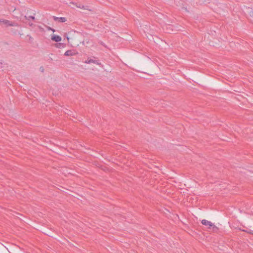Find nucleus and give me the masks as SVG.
Here are the masks:
<instances>
[{
  "label": "nucleus",
  "instance_id": "0eeeda50",
  "mask_svg": "<svg viewBox=\"0 0 253 253\" xmlns=\"http://www.w3.org/2000/svg\"><path fill=\"white\" fill-rule=\"evenodd\" d=\"M19 25L16 22H13L11 21H10V24L9 26H15L18 27Z\"/></svg>",
  "mask_w": 253,
  "mask_h": 253
},
{
  "label": "nucleus",
  "instance_id": "39448f33",
  "mask_svg": "<svg viewBox=\"0 0 253 253\" xmlns=\"http://www.w3.org/2000/svg\"><path fill=\"white\" fill-rule=\"evenodd\" d=\"M51 40L53 41L58 42L61 41V37L59 36L54 35L51 37Z\"/></svg>",
  "mask_w": 253,
  "mask_h": 253
},
{
  "label": "nucleus",
  "instance_id": "9d476101",
  "mask_svg": "<svg viewBox=\"0 0 253 253\" xmlns=\"http://www.w3.org/2000/svg\"><path fill=\"white\" fill-rule=\"evenodd\" d=\"M24 18L27 20H28V16H27V15H25L24 16Z\"/></svg>",
  "mask_w": 253,
  "mask_h": 253
},
{
  "label": "nucleus",
  "instance_id": "4468645a",
  "mask_svg": "<svg viewBox=\"0 0 253 253\" xmlns=\"http://www.w3.org/2000/svg\"><path fill=\"white\" fill-rule=\"evenodd\" d=\"M40 69H41V71L42 72H43V71H44V69H43V68H41Z\"/></svg>",
  "mask_w": 253,
  "mask_h": 253
},
{
  "label": "nucleus",
  "instance_id": "6e6552de",
  "mask_svg": "<svg viewBox=\"0 0 253 253\" xmlns=\"http://www.w3.org/2000/svg\"><path fill=\"white\" fill-rule=\"evenodd\" d=\"M35 15V13L34 14L33 16H28V20H30V19H32L33 20L35 19V17L34 15Z\"/></svg>",
  "mask_w": 253,
  "mask_h": 253
},
{
  "label": "nucleus",
  "instance_id": "f257e3e1",
  "mask_svg": "<svg viewBox=\"0 0 253 253\" xmlns=\"http://www.w3.org/2000/svg\"><path fill=\"white\" fill-rule=\"evenodd\" d=\"M201 223L203 225L208 227L209 228L212 227V230L213 231L217 230V228L216 226L214 225L212 222L209 221L206 219H203L201 221Z\"/></svg>",
  "mask_w": 253,
  "mask_h": 253
},
{
  "label": "nucleus",
  "instance_id": "ddd939ff",
  "mask_svg": "<svg viewBox=\"0 0 253 253\" xmlns=\"http://www.w3.org/2000/svg\"><path fill=\"white\" fill-rule=\"evenodd\" d=\"M29 40H30V41H32V40H33V38H32V37H31V36H29Z\"/></svg>",
  "mask_w": 253,
  "mask_h": 253
},
{
  "label": "nucleus",
  "instance_id": "f8f14e48",
  "mask_svg": "<svg viewBox=\"0 0 253 253\" xmlns=\"http://www.w3.org/2000/svg\"><path fill=\"white\" fill-rule=\"evenodd\" d=\"M29 25L30 26H32L33 25V24L32 23H29Z\"/></svg>",
  "mask_w": 253,
  "mask_h": 253
},
{
  "label": "nucleus",
  "instance_id": "1a4fd4ad",
  "mask_svg": "<svg viewBox=\"0 0 253 253\" xmlns=\"http://www.w3.org/2000/svg\"><path fill=\"white\" fill-rule=\"evenodd\" d=\"M76 6L81 8L85 9L84 6L83 5L82 6H81L80 4L79 5H76Z\"/></svg>",
  "mask_w": 253,
  "mask_h": 253
},
{
  "label": "nucleus",
  "instance_id": "9b49d317",
  "mask_svg": "<svg viewBox=\"0 0 253 253\" xmlns=\"http://www.w3.org/2000/svg\"><path fill=\"white\" fill-rule=\"evenodd\" d=\"M49 30H52L53 32H55V30H54V29H52V28H49Z\"/></svg>",
  "mask_w": 253,
  "mask_h": 253
},
{
  "label": "nucleus",
  "instance_id": "7ed1b4c3",
  "mask_svg": "<svg viewBox=\"0 0 253 253\" xmlns=\"http://www.w3.org/2000/svg\"><path fill=\"white\" fill-rule=\"evenodd\" d=\"M76 54H77V53L74 50H68L65 52L64 55L65 56H73V55H76Z\"/></svg>",
  "mask_w": 253,
  "mask_h": 253
},
{
  "label": "nucleus",
  "instance_id": "423d86ee",
  "mask_svg": "<svg viewBox=\"0 0 253 253\" xmlns=\"http://www.w3.org/2000/svg\"><path fill=\"white\" fill-rule=\"evenodd\" d=\"M0 22L2 23L3 24L6 25V26H9L10 24V21L8 20L0 19Z\"/></svg>",
  "mask_w": 253,
  "mask_h": 253
},
{
  "label": "nucleus",
  "instance_id": "20e7f679",
  "mask_svg": "<svg viewBox=\"0 0 253 253\" xmlns=\"http://www.w3.org/2000/svg\"><path fill=\"white\" fill-rule=\"evenodd\" d=\"M85 63L86 64H90V63H94L96 64L97 65H100L101 63H99L97 60H95L92 59H87V60L84 61Z\"/></svg>",
  "mask_w": 253,
  "mask_h": 253
},
{
  "label": "nucleus",
  "instance_id": "f03ea898",
  "mask_svg": "<svg viewBox=\"0 0 253 253\" xmlns=\"http://www.w3.org/2000/svg\"><path fill=\"white\" fill-rule=\"evenodd\" d=\"M53 19L55 21H58L60 23L65 22L67 21V19L65 17H57L56 16H53Z\"/></svg>",
  "mask_w": 253,
  "mask_h": 253
}]
</instances>
